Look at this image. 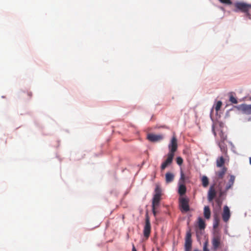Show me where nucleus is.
Wrapping results in <instances>:
<instances>
[{"mask_svg":"<svg viewBox=\"0 0 251 251\" xmlns=\"http://www.w3.org/2000/svg\"><path fill=\"white\" fill-rule=\"evenodd\" d=\"M236 9L235 12L241 11L242 12L246 13V15L251 20V4H247L244 2H236L235 4Z\"/></svg>","mask_w":251,"mask_h":251,"instance_id":"nucleus-1","label":"nucleus"},{"mask_svg":"<svg viewBox=\"0 0 251 251\" xmlns=\"http://www.w3.org/2000/svg\"><path fill=\"white\" fill-rule=\"evenodd\" d=\"M212 245V250L214 251H217L223 245L222 240V235L219 232H215L211 239Z\"/></svg>","mask_w":251,"mask_h":251,"instance_id":"nucleus-2","label":"nucleus"},{"mask_svg":"<svg viewBox=\"0 0 251 251\" xmlns=\"http://www.w3.org/2000/svg\"><path fill=\"white\" fill-rule=\"evenodd\" d=\"M161 189L159 186L155 189V194L152 201V207H158L159 205L161 197Z\"/></svg>","mask_w":251,"mask_h":251,"instance_id":"nucleus-3","label":"nucleus"},{"mask_svg":"<svg viewBox=\"0 0 251 251\" xmlns=\"http://www.w3.org/2000/svg\"><path fill=\"white\" fill-rule=\"evenodd\" d=\"M151 226L150 218L148 215L146 216L145 224L144 227L143 234L146 239H148L151 233Z\"/></svg>","mask_w":251,"mask_h":251,"instance_id":"nucleus-4","label":"nucleus"},{"mask_svg":"<svg viewBox=\"0 0 251 251\" xmlns=\"http://www.w3.org/2000/svg\"><path fill=\"white\" fill-rule=\"evenodd\" d=\"M168 147L170 150L169 153H172L174 155L177 149V141L176 136L174 135L172 137Z\"/></svg>","mask_w":251,"mask_h":251,"instance_id":"nucleus-5","label":"nucleus"},{"mask_svg":"<svg viewBox=\"0 0 251 251\" xmlns=\"http://www.w3.org/2000/svg\"><path fill=\"white\" fill-rule=\"evenodd\" d=\"M179 206L181 211L187 212L189 210V201L188 199L182 198L179 200Z\"/></svg>","mask_w":251,"mask_h":251,"instance_id":"nucleus-6","label":"nucleus"},{"mask_svg":"<svg viewBox=\"0 0 251 251\" xmlns=\"http://www.w3.org/2000/svg\"><path fill=\"white\" fill-rule=\"evenodd\" d=\"M192 243L191 233L190 231L187 232L185 239V251H190Z\"/></svg>","mask_w":251,"mask_h":251,"instance_id":"nucleus-7","label":"nucleus"},{"mask_svg":"<svg viewBox=\"0 0 251 251\" xmlns=\"http://www.w3.org/2000/svg\"><path fill=\"white\" fill-rule=\"evenodd\" d=\"M174 156V154H172V153H168L167 159L162 164L161 166V169L162 171L164 170L168 166L172 164Z\"/></svg>","mask_w":251,"mask_h":251,"instance_id":"nucleus-8","label":"nucleus"},{"mask_svg":"<svg viewBox=\"0 0 251 251\" xmlns=\"http://www.w3.org/2000/svg\"><path fill=\"white\" fill-rule=\"evenodd\" d=\"M227 169L226 167H223L219 170L216 171L215 179L217 180L222 179L227 172Z\"/></svg>","mask_w":251,"mask_h":251,"instance_id":"nucleus-9","label":"nucleus"},{"mask_svg":"<svg viewBox=\"0 0 251 251\" xmlns=\"http://www.w3.org/2000/svg\"><path fill=\"white\" fill-rule=\"evenodd\" d=\"M230 217V212L228 207L225 205L223 208V212L222 213V218L225 222H227Z\"/></svg>","mask_w":251,"mask_h":251,"instance_id":"nucleus-10","label":"nucleus"},{"mask_svg":"<svg viewBox=\"0 0 251 251\" xmlns=\"http://www.w3.org/2000/svg\"><path fill=\"white\" fill-rule=\"evenodd\" d=\"M163 139V136L161 135H155L153 134H149L148 135V139L151 142H157Z\"/></svg>","mask_w":251,"mask_h":251,"instance_id":"nucleus-11","label":"nucleus"},{"mask_svg":"<svg viewBox=\"0 0 251 251\" xmlns=\"http://www.w3.org/2000/svg\"><path fill=\"white\" fill-rule=\"evenodd\" d=\"M239 108L246 114H251V104H242L239 106Z\"/></svg>","mask_w":251,"mask_h":251,"instance_id":"nucleus-12","label":"nucleus"},{"mask_svg":"<svg viewBox=\"0 0 251 251\" xmlns=\"http://www.w3.org/2000/svg\"><path fill=\"white\" fill-rule=\"evenodd\" d=\"M229 179L227 182V183L226 185V188H225V191H227L229 189H231L234 183L235 177L233 175H230L229 176Z\"/></svg>","mask_w":251,"mask_h":251,"instance_id":"nucleus-13","label":"nucleus"},{"mask_svg":"<svg viewBox=\"0 0 251 251\" xmlns=\"http://www.w3.org/2000/svg\"><path fill=\"white\" fill-rule=\"evenodd\" d=\"M216 196V192L213 187L212 186L208 192V200L209 201H211Z\"/></svg>","mask_w":251,"mask_h":251,"instance_id":"nucleus-14","label":"nucleus"},{"mask_svg":"<svg viewBox=\"0 0 251 251\" xmlns=\"http://www.w3.org/2000/svg\"><path fill=\"white\" fill-rule=\"evenodd\" d=\"M174 179V175L171 173L168 172L165 175V180L167 183L172 182Z\"/></svg>","mask_w":251,"mask_h":251,"instance_id":"nucleus-15","label":"nucleus"},{"mask_svg":"<svg viewBox=\"0 0 251 251\" xmlns=\"http://www.w3.org/2000/svg\"><path fill=\"white\" fill-rule=\"evenodd\" d=\"M225 163V160L223 156H221L217 158L216 160V166L217 167L222 168Z\"/></svg>","mask_w":251,"mask_h":251,"instance_id":"nucleus-16","label":"nucleus"},{"mask_svg":"<svg viewBox=\"0 0 251 251\" xmlns=\"http://www.w3.org/2000/svg\"><path fill=\"white\" fill-rule=\"evenodd\" d=\"M203 215L205 218L209 219L210 218L211 212L208 206H205L204 207Z\"/></svg>","mask_w":251,"mask_h":251,"instance_id":"nucleus-17","label":"nucleus"},{"mask_svg":"<svg viewBox=\"0 0 251 251\" xmlns=\"http://www.w3.org/2000/svg\"><path fill=\"white\" fill-rule=\"evenodd\" d=\"M219 146L221 149V151L225 154H226L227 149L226 146V144L225 143V142L220 141L219 143Z\"/></svg>","mask_w":251,"mask_h":251,"instance_id":"nucleus-18","label":"nucleus"},{"mask_svg":"<svg viewBox=\"0 0 251 251\" xmlns=\"http://www.w3.org/2000/svg\"><path fill=\"white\" fill-rule=\"evenodd\" d=\"M198 226L200 229H204L205 227V222L201 217L198 218Z\"/></svg>","mask_w":251,"mask_h":251,"instance_id":"nucleus-19","label":"nucleus"},{"mask_svg":"<svg viewBox=\"0 0 251 251\" xmlns=\"http://www.w3.org/2000/svg\"><path fill=\"white\" fill-rule=\"evenodd\" d=\"M186 188L184 184H180L178 188V193L182 196L186 193Z\"/></svg>","mask_w":251,"mask_h":251,"instance_id":"nucleus-20","label":"nucleus"},{"mask_svg":"<svg viewBox=\"0 0 251 251\" xmlns=\"http://www.w3.org/2000/svg\"><path fill=\"white\" fill-rule=\"evenodd\" d=\"M220 222V218L217 214H215L214 215V223H213V227L214 228H217Z\"/></svg>","mask_w":251,"mask_h":251,"instance_id":"nucleus-21","label":"nucleus"},{"mask_svg":"<svg viewBox=\"0 0 251 251\" xmlns=\"http://www.w3.org/2000/svg\"><path fill=\"white\" fill-rule=\"evenodd\" d=\"M202 184L204 187H206L209 183V180L207 176H203L201 178Z\"/></svg>","mask_w":251,"mask_h":251,"instance_id":"nucleus-22","label":"nucleus"},{"mask_svg":"<svg viewBox=\"0 0 251 251\" xmlns=\"http://www.w3.org/2000/svg\"><path fill=\"white\" fill-rule=\"evenodd\" d=\"M222 105V102L221 101H218L215 105V109L218 112L220 109L221 106Z\"/></svg>","mask_w":251,"mask_h":251,"instance_id":"nucleus-23","label":"nucleus"},{"mask_svg":"<svg viewBox=\"0 0 251 251\" xmlns=\"http://www.w3.org/2000/svg\"><path fill=\"white\" fill-rule=\"evenodd\" d=\"M229 101L234 104H236L238 103L237 100L236 98H235L233 95H230L229 97Z\"/></svg>","mask_w":251,"mask_h":251,"instance_id":"nucleus-24","label":"nucleus"},{"mask_svg":"<svg viewBox=\"0 0 251 251\" xmlns=\"http://www.w3.org/2000/svg\"><path fill=\"white\" fill-rule=\"evenodd\" d=\"M220 2L226 4V5H231L232 2L230 0H219Z\"/></svg>","mask_w":251,"mask_h":251,"instance_id":"nucleus-25","label":"nucleus"},{"mask_svg":"<svg viewBox=\"0 0 251 251\" xmlns=\"http://www.w3.org/2000/svg\"><path fill=\"white\" fill-rule=\"evenodd\" d=\"M208 241H206L204 242L203 244V251H209V250L208 248Z\"/></svg>","mask_w":251,"mask_h":251,"instance_id":"nucleus-26","label":"nucleus"},{"mask_svg":"<svg viewBox=\"0 0 251 251\" xmlns=\"http://www.w3.org/2000/svg\"><path fill=\"white\" fill-rule=\"evenodd\" d=\"M176 163L178 165H181L183 163V159L181 157H177L176 158Z\"/></svg>","mask_w":251,"mask_h":251,"instance_id":"nucleus-27","label":"nucleus"},{"mask_svg":"<svg viewBox=\"0 0 251 251\" xmlns=\"http://www.w3.org/2000/svg\"><path fill=\"white\" fill-rule=\"evenodd\" d=\"M220 136H221V141L225 142V140H226V136L224 135V133L223 132H221Z\"/></svg>","mask_w":251,"mask_h":251,"instance_id":"nucleus-28","label":"nucleus"},{"mask_svg":"<svg viewBox=\"0 0 251 251\" xmlns=\"http://www.w3.org/2000/svg\"><path fill=\"white\" fill-rule=\"evenodd\" d=\"M157 207H152V213L153 214V215L154 216H156V211L155 210L156 208H157Z\"/></svg>","mask_w":251,"mask_h":251,"instance_id":"nucleus-29","label":"nucleus"},{"mask_svg":"<svg viewBox=\"0 0 251 251\" xmlns=\"http://www.w3.org/2000/svg\"><path fill=\"white\" fill-rule=\"evenodd\" d=\"M180 179L181 180H183L184 179V175L182 171L181 172V176H180Z\"/></svg>","mask_w":251,"mask_h":251,"instance_id":"nucleus-30","label":"nucleus"},{"mask_svg":"<svg viewBox=\"0 0 251 251\" xmlns=\"http://www.w3.org/2000/svg\"><path fill=\"white\" fill-rule=\"evenodd\" d=\"M27 95L28 97V98H30L31 97H32V93L31 92H27Z\"/></svg>","mask_w":251,"mask_h":251,"instance_id":"nucleus-31","label":"nucleus"},{"mask_svg":"<svg viewBox=\"0 0 251 251\" xmlns=\"http://www.w3.org/2000/svg\"><path fill=\"white\" fill-rule=\"evenodd\" d=\"M212 131H213V133L214 136H216V132L215 131L214 126H212Z\"/></svg>","mask_w":251,"mask_h":251,"instance_id":"nucleus-32","label":"nucleus"},{"mask_svg":"<svg viewBox=\"0 0 251 251\" xmlns=\"http://www.w3.org/2000/svg\"><path fill=\"white\" fill-rule=\"evenodd\" d=\"M132 251H137L134 244L132 245Z\"/></svg>","mask_w":251,"mask_h":251,"instance_id":"nucleus-33","label":"nucleus"},{"mask_svg":"<svg viewBox=\"0 0 251 251\" xmlns=\"http://www.w3.org/2000/svg\"><path fill=\"white\" fill-rule=\"evenodd\" d=\"M250 164L251 165V157H250Z\"/></svg>","mask_w":251,"mask_h":251,"instance_id":"nucleus-34","label":"nucleus"},{"mask_svg":"<svg viewBox=\"0 0 251 251\" xmlns=\"http://www.w3.org/2000/svg\"><path fill=\"white\" fill-rule=\"evenodd\" d=\"M217 202L218 203V204H220V201H219V200H217Z\"/></svg>","mask_w":251,"mask_h":251,"instance_id":"nucleus-35","label":"nucleus"},{"mask_svg":"<svg viewBox=\"0 0 251 251\" xmlns=\"http://www.w3.org/2000/svg\"><path fill=\"white\" fill-rule=\"evenodd\" d=\"M193 251H200L199 250H194Z\"/></svg>","mask_w":251,"mask_h":251,"instance_id":"nucleus-36","label":"nucleus"}]
</instances>
